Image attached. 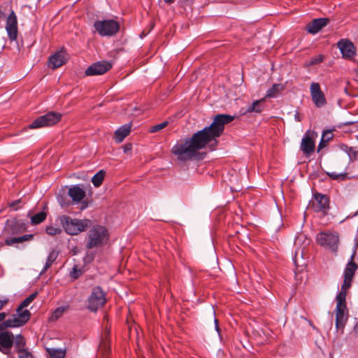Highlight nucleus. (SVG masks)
<instances>
[{"instance_id":"nucleus-4","label":"nucleus","mask_w":358,"mask_h":358,"mask_svg":"<svg viewBox=\"0 0 358 358\" xmlns=\"http://www.w3.org/2000/svg\"><path fill=\"white\" fill-rule=\"evenodd\" d=\"M94 27L100 36H112L118 32L120 24L114 20H103L96 21Z\"/></svg>"},{"instance_id":"nucleus-46","label":"nucleus","mask_w":358,"mask_h":358,"mask_svg":"<svg viewBox=\"0 0 358 358\" xmlns=\"http://www.w3.org/2000/svg\"><path fill=\"white\" fill-rule=\"evenodd\" d=\"M294 118L296 121L298 122H300L301 121V118H300V115L299 113H296L294 115Z\"/></svg>"},{"instance_id":"nucleus-47","label":"nucleus","mask_w":358,"mask_h":358,"mask_svg":"<svg viewBox=\"0 0 358 358\" xmlns=\"http://www.w3.org/2000/svg\"><path fill=\"white\" fill-rule=\"evenodd\" d=\"M352 91H348V90H346L345 92L350 95V96H358V94H355L353 93H352Z\"/></svg>"},{"instance_id":"nucleus-8","label":"nucleus","mask_w":358,"mask_h":358,"mask_svg":"<svg viewBox=\"0 0 358 358\" xmlns=\"http://www.w3.org/2000/svg\"><path fill=\"white\" fill-rule=\"evenodd\" d=\"M318 244L323 247L329 248L333 251H336L338 243V236L333 233L321 232L316 238Z\"/></svg>"},{"instance_id":"nucleus-36","label":"nucleus","mask_w":358,"mask_h":358,"mask_svg":"<svg viewBox=\"0 0 358 358\" xmlns=\"http://www.w3.org/2000/svg\"><path fill=\"white\" fill-rule=\"evenodd\" d=\"M168 124H169V122L167 121L163 122L160 124H158L151 127L149 129V131L150 133L157 132V131L164 129Z\"/></svg>"},{"instance_id":"nucleus-30","label":"nucleus","mask_w":358,"mask_h":358,"mask_svg":"<svg viewBox=\"0 0 358 358\" xmlns=\"http://www.w3.org/2000/svg\"><path fill=\"white\" fill-rule=\"evenodd\" d=\"M38 293L36 292L31 295H29L28 297H27L22 303L21 304L17 307V312H22L24 310H23L24 308L28 306L36 297Z\"/></svg>"},{"instance_id":"nucleus-22","label":"nucleus","mask_w":358,"mask_h":358,"mask_svg":"<svg viewBox=\"0 0 358 358\" xmlns=\"http://www.w3.org/2000/svg\"><path fill=\"white\" fill-rule=\"evenodd\" d=\"M68 194L75 202L81 201L85 196V192L79 186L75 185L69 189Z\"/></svg>"},{"instance_id":"nucleus-1","label":"nucleus","mask_w":358,"mask_h":358,"mask_svg":"<svg viewBox=\"0 0 358 358\" xmlns=\"http://www.w3.org/2000/svg\"><path fill=\"white\" fill-rule=\"evenodd\" d=\"M229 115H216L209 127L195 133L191 138L179 141L171 149V152L181 161L192 159L196 155L197 151L209 145L212 149L217 144V138L221 136L224 126L234 120Z\"/></svg>"},{"instance_id":"nucleus-5","label":"nucleus","mask_w":358,"mask_h":358,"mask_svg":"<svg viewBox=\"0 0 358 358\" xmlns=\"http://www.w3.org/2000/svg\"><path fill=\"white\" fill-rule=\"evenodd\" d=\"M106 303V299L105 292L101 287H94L87 299V308L92 312H96L97 310L103 307Z\"/></svg>"},{"instance_id":"nucleus-39","label":"nucleus","mask_w":358,"mask_h":358,"mask_svg":"<svg viewBox=\"0 0 358 358\" xmlns=\"http://www.w3.org/2000/svg\"><path fill=\"white\" fill-rule=\"evenodd\" d=\"M329 177L334 180H345L347 178V173H327Z\"/></svg>"},{"instance_id":"nucleus-52","label":"nucleus","mask_w":358,"mask_h":358,"mask_svg":"<svg viewBox=\"0 0 358 358\" xmlns=\"http://www.w3.org/2000/svg\"><path fill=\"white\" fill-rule=\"evenodd\" d=\"M276 86H277L276 85H273V87H272V89H271V90H276V89H275Z\"/></svg>"},{"instance_id":"nucleus-12","label":"nucleus","mask_w":358,"mask_h":358,"mask_svg":"<svg viewBox=\"0 0 358 358\" xmlns=\"http://www.w3.org/2000/svg\"><path fill=\"white\" fill-rule=\"evenodd\" d=\"M6 30L10 41H15L17 36V20L13 10H11L6 19Z\"/></svg>"},{"instance_id":"nucleus-15","label":"nucleus","mask_w":358,"mask_h":358,"mask_svg":"<svg viewBox=\"0 0 358 358\" xmlns=\"http://www.w3.org/2000/svg\"><path fill=\"white\" fill-rule=\"evenodd\" d=\"M99 350L106 356L110 352V329L107 327L101 334Z\"/></svg>"},{"instance_id":"nucleus-7","label":"nucleus","mask_w":358,"mask_h":358,"mask_svg":"<svg viewBox=\"0 0 358 358\" xmlns=\"http://www.w3.org/2000/svg\"><path fill=\"white\" fill-rule=\"evenodd\" d=\"M336 327L337 329H343L348 320V308L346 306V299H342V296L336 297Z\"/></svg>"},{"instance_id":"nucleus-11","label":"nucleus","mask_w":358,"mask_h":358,"mask_svg":"<svg viewBox=\"0 0 358 358\" xmlns=\"http://www.w3.org/2000/svg\"><path fill=\"white\" fill-rule=\"evenodd\" d=\"M112 68V64L107 61H100L90 65L85 72L87 76L102 75Z\"/></svg>"},{"instance_id":"nucleus-14","label":"nucleus","mask_w":358,"mask_h":358,"mask_svg":"<svg viewBox=\"0 0 358 358\" xmlns=\"http://www.w3.org/2000/svg\"><path fill=\"white\" fill-rule=\"evenodd\" d=\"M25 229V224L20 220L13 219L8 220L5 227V232L10 235L21 233Z\"/></svg>"},{"instance_id":"nucleus-26","label":"nucleus","mask_w":358,"mask_h":358,"mask_svg":"<svg viewBox=\"0 0 358 358\" xmlns=\"http://www.w3.org/2000/svg\"><path fill=\"white\" fill-rule=\"evenodd\" d=\"M333 138V134L331 131L327 130L324 131L322 134V136L321 141L319 143L317 148V152H320V150L325 148L327 145L328 142Z\"/></svg>"},{"instance_id":"nucleus-35","label":"nucleus","mask_w":358,"mask_h":358,"mask_svg":"<svg viewBox=\"0 0 358 358\" xmlns=\"http://www.w3.org/2000/svg\"><path fill=\"white\" fill-rule=\"evenodd\" d=\"M14 343L17 350L24 349V347L25 346L26 343L24 337L22 335L20 334L17 336Z\"/></svg>"},{"instance_id":"nucleus-45","label":"nucleus","mask_w":358,"mask_h":358,"mask_svg":"<svg viewBox=\"0 0 358 358\" xmlns=\"http://www.w3.org/2000/svg\"><path fill=\"white\" fill-rule=\"evenodd\" d=\"M131 149V144H127L124 146V151L127 152L128 150H130Z\"/></svg>"},{"instance_id":"nucleus-50","label":"nucleus","mask_w":358,"mask_h":358,"mask_svg":"<svg viewBox=\"0 0 358 358\" xmlns=\"http://www.w3.org/2000/svg\"><path fill=\"white\" fill-rule=\"evenodd\" d=\"M19 202H20V201H17L16 202L13 203L10 205V206H11V207H14V206H15V205H17V203H18Z\"/></svg>"},{"instance_id":"nucleus-53","label":"nucleus","mask_w":358,"mask_h":358,"mask_svg":"<svg viewBox=\"0 0 358 358\" xmlns=\"http://www.w3.org/2000/svg\"><path fill=\"white\" fill-rule=\"evenodd\" d=\"M308 323L310 324V326H312L313 328H315V327H314V326L313 325V323H312V322H311V321H310V320H309V321H308Z\"/></svg>"},{"instance_id":"nucleus-43","label":"nucleus","mask_w":358,"mask_h":358,"mask_svg":"<svg viewBox=\"0 0 358 358\" xmlns=\"http://www.w3.org/2000/svg\"><path fill=\"white\" fill-rule=\"evenodd\" d=\"M8 303V299L1 300L0 299V310Z\"/></svg>"},{"instance_id":"nucleus-21","label":"nucleus","mask_w":358,"mask_h":358,"mask_svg":"<svg viewBox=\"0 0 358 358\" xmlns=\"http://www.w3.org/2000/svg\"><path fill=\"white\" fill-rule=\"evenodd\" d=\"M316 201L315 209L317 211H326L329 208V199L326 195L317 193L315 194Z\"/></svg>"},{"instance_id":"nucleus-41","label":"nucleus","mask_w":358,"mask_h":358,"mask_svg":"<svg viewBox=\"0 0 358 358\" xmlns=\"http://www.w3.org/2000/svg\"><path fill=\"white\" fill-rule=\"evenodd\" d=\"M8 329L4 320L0 323V332L6 331Z\"/></svg>"},{"instance_id":"nucleus-18","label":"nucleus","mask_w":358,"mask_h":358,"mask_svg":"<svg viewBox=\"0 0 358 358\" xmlns=\"http://www.w3.org/2000/svg\"><path fill=\"white\" fill-rule=\"evenodd\" d=\"M14 343L13 334L10 331L0 332V350L10 349Z\"/></svg>"},{"instance_id":"nucleus-28","label":"nucleus","mask_w":358,"mask_h":358,"mask_svg":"<svg viewBox=\"0 0 358 358\" xmlns=\"http://www.w3.org/2000/svg\"><path fill=\"white\" fill-rule=\"evenodd\" d=\"M352 280L344 278L343 283L341 286V290L336 297L342 296V299H346L347 290L350 287Z\"/></svg>"},{"instance_id":"nucleus-9","label":"nucleus","mask_w":358,"mask_h":358,"mask_svg":"<svg viewBox=\"0 0 358 358\" xmlns=\"http://www.w3.org/2000/svg\"><path fill=\"white\" fill-rule=\"evenodd\" d=\"M31 313L28 310L17 312L12 317L4 320L8 328L20 327L24 325L30 319Z\"/></svg>"},{"instance_id":"nucleus-44","label":"nucleus","mask_w":358,"mask_h":358,"mask_svg":"<svg viewBox=\"0 0 358 358\" xmlns=\"http://www.w3.org/2000/svg\"><path fill=\"white\" fill-rule=\"evenodd\" d=\"M7 316V314L4 312L0 313V323L3 322Z\"/></svg>"},{"instance_id":"nucleus-51","label":"nucleus","mask_w":358,"mask_h":358,"mask_svg":"<svg viewBox=\"0 0 358 358\" xmlns=\"http://www.w3.org/2000/svg\"><path fill=\"white\" fill-rule=\"evenodd\" d=\"M90 259V260H92L93 259V256H91V257H89L88 255L86 257V258H88Z\"/></svg>"},{"instance_id":"nucleus-33","label":"nucleus","mask_w":358,"mask_h":358,"mask_svg":"<svg viewBox=\"0 0 358 358\" xmlns=\"http://www.w3.org/2000/svg\"><path fill=\"white\" fill-rule=\"evenodd\" d=\"M67 307H58L55 310V311L52 313V316L50 319L52 320H57L58 318H59L67 310Z\"/></svg>"},{"instance_id":"nucleus-38","label":"nucleus","mask_w":358,"mask_h":358,"mask_svg":"<svg viewBox=\"0 0 358 358\" xmlns=\"http://www.w3.org/2000/svg\"><path fill=\"white\" fill-rule=\"evenodd\" d=\"M17 352L18 358H33L32 354L26 349H19Z\"/></svg>"},{"instance_id":"nucleus-10","label":"nucleus","mask_w":358,"mask_h":358,"mask_svg":"<svg viewBox=\"0 0 358 358\" xmlns=\"http://www.w3.org/2000/svg\"><path fill=\"white\" fill-rule=\"evenodd\" d=\"M279 91H268V94L262 99L254 101L252 104L248 106L243 115L247 113H261L265 108V101L267 97H275Z\"/></svg>"},{"instance_id":"nucleus-19","label":"nucleus","mask_w":358,"mask_h":358,"mask_svg":"<svg viewBox=\"0 0 358 358\" xmlns=\"http://www.w3.org/2000/svg\"><path fill=\"white\" fill-rule=\"evenodd\" d=\"M131 129V123L126 124L119 127L114 134V139L116 143H120L129 136Z\"/></svg>"},{"instance_id":"nucleus-16","label":"nucleus","mask_w":358,"mask_h":358,"mask_svg":"<svg viewBox=\"0 0 358 358\" xmlns=\"http://www.w3.org/2000/svg\"><path fill=\"white\" fill-rule=\"evenodd\" d=\"M329 20L327 18H316L306 25V30L308 33L316 34L324 27Z\"/></svg>"},{"instance_id":"nucleus-40","label":"nucleus","mask_w":358,"mask_h":358,"mask_svg":"<svg viewBox=\"0 0 358 358\" xmlns=\"http://www.w3.org/2000/svg\"><path fill=\"white\" fill-rule=\"evenodd\" d=\"M82 272L80 269H78L76 266H74L71 272V277L74 279H77L81 275Z\"/></svg>"},{"instance_id":"nucleus-34","label":"nucleus","mask_w":358,"mask_h":358,"mask_svg":"<svg viewBox=\"0 0 358 358\" xmlns=\"http://www.w3.org/2000/svg\"><path fill=\"white\" fill-rule=\"evenodd\" d=\"M45 231L50 236H55L60 234L62 232V230L59 227H55L50 225L46 227Z\"/></svg>"},{"instance_id":"nucleus-13","label":"nucleus","mask_w":358,"mask_h":358,"mask_svg":"<svg viewBox=\"0 0 358 358\" xmlns=\"http://www.w3.org/2000/svg\"><path fill=\"white\" fill-rule=\"evenodd\" d=\"M337 47L345 59H352L356 55V48L352 42L348 39H341L337 43Z\"/></svg>"},{"instance_id":"nucleus-48","label":"nucleus","mask_w":358,"mask_h":358,"mask_svg":"<svg viewBox=\"0 0 358 358\" xmlns=\"http://www.w3.org/2000/svg\"><path fill=\"white\" fill-rule=\"evenodd\" d=\"M215 328L218 331V329H219L218 320L217 319L215 320Z\"/></svg>"},{"instance_id":"nucleus-27","label":"nucleus","mask_w":358,"mask_h":358,"mask_svg":"<svg viewBox=\"0 0 358 358\" xmlns=\"http://www.w3.org/2000/svg\"><path fill=\"white\" fill-rule=\"evenodd\" d=\"M106 172L103 170H100L92 177V182L94 187H98L102 184Z\"/></svg>"},{"instance_id":"nucleus-31","label":"nucleus","mask_w":358,"mask_h":358,"mask_svg":"<svg viewBox=\"0 0 358 358\" xmlns=\"http://www.w3.org/2000/svg\"><path fill=\"white\" fill-rule=\"evenodd\" d=\"M58 255H59V252L55 250H52L48 257V259H47V261H46V263H45V265L43 268V272H45V271H47L50 266L52 264V263L56 260V259L58 257Z\"/></svg>"},{"instance_id":"nucleus-2","label":"nucleus","mask_w":358,"mask_h":358,"mask_svg":"<svg viewBox=\"0 0 358 358\" xmlns=\"http://www.w3.org/2000/svg\"><path fill=\"white\" fill-rule=\"evenodd\" d=\"M59 220L66 233L69 235H77L86 231L92 225L90 220L73 219L67 215L61 216Z\"/></svg>"},{"instance_id":"nucleus-54","label":"nucleus","mask_w":358,"mask_h":358,"mask_svg":"<svg viewBox=\"0 0 358 358\" xmlns=\"http://www.w3.org/2000/svg\"><path fill=\"white\" fill-rule=\"evenodd\" d=\"M104 320H106L108 322V318H107V316H105L104 318H103Z\"/></svg>"},{"instance_id":"nucleus-37","label":"nucleus","mask_w":358,"mask_h":358,"mask_svg":"<svg viewBox=\"0 0 358 358\" xmlns=\"http://www.w3.org/2000/svg\"><path fill=\"white\" fill-rule=\"evenodd\" d=\"M324 59V57L321 55L310 58V59L306 62V66H313L322 62Z\"/></svg>"},{"instance_id":"nucleus-23","label":"nucleus","mask_w":358,"mask_h":358,"mask_svg":"<svg viewBox=\"0 0 358 358\" xmlns=\"http://www.w3.org/2000/svg\"><path fill=\"white\" fill-rule=\"evenodd\" d=\"M355 253L352 254L350 261L348 263L344 271V278L352 280L355 273L358 268L357 264L354 262Z\"/></svg>"},{"instance_id":"nucleus-32","label":"nucleus","mask_w":358,"mask_h":358,"mask_svg":"<svg viewBox=\"0 0 358 358\" xmlns=\"http://www.w3.org/2000/svg\"><path fill=\"white\" fill-rule=\"evenodd\" d=\"M47 352L51 358H64L66 355L65 350L53 348H48Z\"/></svg>"},{"instance_id":"nucleus-42","label":"nucleus","mask_w":358,"mask_h":358,"mask_svg":"<svg viewBox=\"0 0 358 358\" xmlns=\"http://www.w3.org/2000/svg\"><path fill=\"white\" fill-rule=\"evenodd\" d=\"M310 90H320V84L317 83H313L310 85Z\"/></svg>"},{"instance_id":"nucleus-17","label":"nucleus","mask_w":358,"mask_h":358,"mask_svg":"<svg viewBox=\"0 0 358 358\" xmlns=\"http://www.w3.org/2000/svg\"><path fill=\"white\" fill-rule=\"evenodd\" d=\"M66 61L65 53L63 51H59L51 55L48 59V66L52 69L62 66Z\"/></svg>"},{"instance_id":"nucleus-49","label":"nucleus","mask_w":358,"mask_h":358,"mask_svg":"<svg viewBox=\"0 0 358 358\" xmlns=\"http://www.w3.org/2000/svg\"><path fill=\"white\" fill-rule=\"evenodd\" d=\"M166 3H172L174 0H164Z\"/></svg>"},{"instance_id":"nucleus-29","label":"nucleus","mask_w":358,"mask_h":358,"mask_svg":"<svg viewBox=\"0 0 358 358\" xmlns=\"http://www.w3.org/2000/svg\"><path fill=\"white\" fill-rule=\"evenodd\" d=\"M47 217V213L44 211L38 213L31 216V224L32 225L38 224L43 222Z\"/></svg>"},{"instance_id":"nucleus-6","label":"nucleus","mask_w":358,"mask_h":358,"mask_svg":"<svg viewBox=\"0 0 358 358\" xmlns=\"http://www.w3.org/2000/svg\"><path fill=\"white\" fill-rule=\"evenodd\" d=\"M61 118V113L49 112L35 119L31 124H29V127L30 129H37L43 127L52 126L59 122Z\"/></svg>"},{"instance_id":"nucleus-24","label":"nucleus","mask_w":358,"mask_h":358,"mask_svg":"<svg viewBox=\"0 0 358 358\" xmlns=\"http://www.w3.org/2000/svg\"><path fill=\"white\" fill-rule=\"evenodd\" d=\"M311 96L314 104L318 108L327 103L325 95L322 91H311Z\"/></svg>"},{"instance_id":"nucleus-20","label":"nucleus","mask_w":358,"mask_h":358,"mask_svg":"<svg viewBox=\"0 0 358 358\" xmlns=\"http://www.w3.org/2000/svg\"><path fill=\"white\" fill-rule=\"evenodd\" d=\"M301 150L306 156L310 155L315 150V142L313 138L307 134L302 138Z\"/></svg>"},{"instance_id":"nucleus-3","label":"nucleus","mask_w":358,"mask_h":358,"mask_svg":"<svg viewBox=\"0 0 358 358\" xmlns=\"http://www.w3.org/2000/svg\"><path fill=\"white\" fill-rule=\"evenodd\" d=\"M108 239L107 229L103 226L96 225L89 231L86 248L92 249L101 247L106 243Z\"/></svg>"},{"instance_id":"nucleus-25","label":"nucleus","mask_w":358,"mask_h":358,"mask_svg":"<svg viewBox=\"0 0 358 358\" xmlns=\"http://www.w3.org/2000/svg\"><path fill=\"white\" fill-rule=\"evenodd\" d=\"M33 238V234H25L20 237L8 238L5 240V243L10 246L16 243L31 241Z\"/></svg>"}]
</instances>
